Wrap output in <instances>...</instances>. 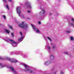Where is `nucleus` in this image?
Segmentation results:
<instances>
[{"mask_svg":"<svg viewBox=\"0 0 74 74\" xmlns=\"http://www.w3.org/2000/svg\"><path fill=\"white\" fill-rule=\"evenodd\" d=\"M19 26L23 28L25 30H27L29 29V25L27 24H25L24 22H22L21 24L19 25Z\"/></svg>","mask_w":74,"mask_h":74,"instance_id":"nucleus-1","label":"nucleus"},{"mask_svg":"<svg viewBox=\"0 0 74 74\" xmlns=\"http://www.w3.org/2000/svg\"><path fill=\"white\" fill-rule=\"evenodd\" d=\"M6 41H7V42H11V44H15L16 45L15 46L13 45L14 47H16L17 46V44H18V43H16V42H15V41H14V40H10V39L8 38L7 37H6L4 39Z\"/></svg>","mask_w":74,"mask_h":74,"instance_id":"nucleus-2","label":"nucleus"},{"mask_svg":"<svg viewBox=\"0 0 74 74\" xmlns=\"http://www.w3.org/2000/svg\"><path fill=\"white\" fill-rule=\"evenodd\" d=\"M23 65L24 66L25 69V70H24L25 71H29V73H32V72H33L32 70L29 69L30 68V66L25 64H23Z\"/></svg>","mask_w":74,"mask_h":74,"instance_id":"nucleus-3","label":"nucleus"},{"mask_svg":"<svg viewBox=\"0 0 74 74\" xmlns=\"http://www.w3.org/2000/svg\"><path fill=\"white\" fill-rule=\"evenodd\" d=\"M31 4V3L28 1H26L25 3V5L28 8H30L31 9L32 8V6L30 5Z\"/></svg>","mask_w":74,"mask_h":74,"instance_id":"nucleus-4","label":"nucleus"},{"mask_svg":"<svg viewBox=\"0 0 74 74\" xmlns=\"http://www.w3.org/2000/svg\"><path fill=\"white\" fill-rule=\"evenodd\" d=\"M39 15L41 17H44L45 16V10H42L39 13Z\"/></svg>","mask_w":74,"mask_h":74,"instance_id":"nucleus-5","label":"nucleus"},{"mask_svg":"<svg viewBox=\"0 0 74 74\" xmlns=\"http://www.w3.org/2000/svg\"><path fill=\"white\" fill-rule=\"evenodd\" d=\"M8 68H9V69L10 70H11V71H13L15 74H18V73L16 72V70L14 69V67H12V66H9L8 67Z\"/></svg>","mask_w":74,"mask_h":74,"instance_id":"nucleus-6","label":"nucleus"},{"mask_svg":"<svg viewBox=\"0 0 74 74\" xmlns=\"http://www.w3.org/2000/svg\"><path fill=\"white\" fill-rule=\"evenodd\" d=\"M31 26L34 30H36V32L38 33H40V31L37 29V27H36L35 26H34V25H33L32 24L31 25Z\"/></svg>","mask_w":74,"mask_h":74,"instance_id":"nucleus-7","label":"nucleus"},{"mask_svg":"<svg viewBox=\"0 0 74 74\" xmlns=\"http://www.w3.org/2000/svg\"><path fill=\"white\" fill-rule=\"evenodd\" d=\"M7 59H8L12 63H16V62H18V61L16 60H14L12 58H6Z\"/></svg>","mask_w":74,"mask_h":74,"instance_id":"nucleus-8","label":"nucleus"},{"mask_svg":"<svg viewBox=\"0 0 74 74\" xmlns=\"http://www.w3.org/2000/svg\"><path fill=\"white\" fill-rule=\"evenodd\" d=\"M16 12L17 14H18L19 16H21V8L19 7L17 8Z\"/></svg>","mask_w":74,"mask_h":74,"instance_id":"nucleus-9","label":"nucleus"},{"mask_svg":"<svg viewBox=\"0 0 74 74\" xmlns=\"http://www.w3.org/2000/svg\"><path fill=\"white\" fill-rule=\"evenodd\" d=\"M49 58H50V59L51 60H53L54 59V56L52 54L50 55Z\"/></svg>","mask_w":74,"mask_h":74,"instance_id":"nucleus-10","label":"nucleus"},{"mask_svg":"<svg viewBox=\"0 0 74 74\" xmlns=\"http://www.w3.org/2000/svg\"><path fill=\"white\" fill-rule=\"evenodd\" d=\"M50 63H51V62L49 61H46L45 63V65H48L50 64Z\"/></svg>","mask_w":74,"mask_h":74,"instance_id":"nucleus-11","label":"nucleus"},{"mask_svg":"<svg viewBox=\"0 0 74 74\" xmlns=\"http://www.w3.org/2000/svg\"><path fill=\"white\" fill-rule=\"evenodd\" d=\"M68 24L69 25V26H73L74 27V23H72L70 21H69L68 23Z\"/></svg>","mask_w":74,"mask_h":74,"instance_id":"nucleus-12","label":"nucleus"},{"mask_svg":"<svg viewBox=\"0 0 74 74\" xmlns=\"http://www.w3.org/2000/svg\"><path fill=\"white\" fill-rule=\"evenodd\" d=\"M4 30L5 33H8V34H9L10 33V31L6 29H5Z\"/></svg>","mask_w":74,"mask_h":74,"instance_id":"nucleus-13","label":"nucleus"},{"mask_svg":"<svg viewBox=\"0 0 74 74\" xmlns=\"http://www.w3.org/2000/svg\"><path fill=\"white\" fill-rule=\"evenodd\" d=\"M5 66V65H2V64H1V63H0V69L3 68V67H4Z\"/></svg>","mask_w":74,"mask_h":74,"instance_id":"nucleus-14","label":"nucleus"},{"mask_svg":"<svg viewBox=\"0 0 74 74\" xmlns=\"http://www.w3.org/2000/svg\"><path fill=\"white\" fill-rule=\"evenodd\" d=\"M70 39L71 41H74V38L73 36H71L70 38Z\"/></svg>","mask_w":74,"mask_h":74,"instance_id":"nucleus-15","label":"nucleus"},{"mask_svg":"<svg viewBox=\"0 0 74 74\" xmlns=\"http://www.w3.org/2000/svg\"><path fill=\"white\" fill-rule=\"evenodd\" d=\"M11 54H18L19 53V52H16L15 53L13 52V53H11Z\"/></svg>","mask_w":74,"mask_h":74,"instance_id":"nucleus-16","label":"nucleus"},{"mask_svg":"<svg viewBox=\"0 0 74 74\" xmlns=\"http://www.w3.org/2000/svg\"><path fill=\"white\" fill-rule=\"evenodd\" d=\"M47 48H48V49H49V50H48V52H50V50H50V49H51V47H50L49 46H48L47 47Z\"/></svg>","mask_w":74,"mask_h":74,"instance_id":"nucleus-17","label":"nucleus"},{"mask_svg":"<svg viewBox=\"0 0 74 74\" xmlns=\"http://www.w3.org/2000/svg\"><path fill=\"white\" fill-rule=\"evenodd\" d=\"M47 38L50 41H52V40H51V38H50L49 37L47 36Z\"/></svg>","mask_w":74,"mask_h":74,"instance_id":"nucleus-18","label":"nucleus"},{"mask_svg":"<svg viewBox=\"0 0 74 74\" xmlns=\"http://www.w3.org/2000/svg\"><path fill=\"white\" fill-rule=\"evenodd\" d=\"M22 39H23H23V36L21 37V38L18 39V41H20V40H22Z\"/></svg>","mask_w":74,"mask_h":74,"instance_id":"nucleus-19","label":"nucleus"},{"mask_svg":"<svg viewBox=\"0 0 74 74\" xmlns=\"http://www.w3.org/2000/svg\"><path fill=\"white\" fill-rule=\"evenodd\" d=\"M3 0L4 3H6V4H7L8 3L7 2V1H6V0Z\"/></svg>","mask_w":74,"mask_h":74,"instance_id":"nucleus-20","label":"nucleus"},{"mask_svg":"<svg viewBox=\"0 0 74 74\" xmlns=\"http://www.w3.org/2000/svg\"><path fill=\"white\" fill-rule=\"evenodd\" d=\"M44 38L46 41H47V38L45 36H44Z\"/></svg>","mask_w":74,"mask_h":74,"instance_id":"nucleus-21","label":"nucleus"},{"mask_svg":"<svg viewBox=\"0 0 74 74\" xmlns=\"http://www.w3.org/2000/svg\"><path fill=\"white\" fill-rule=\"evenodd\" d=\"M5 7H6V8L8 10H9V7H8V5H5Z\"/></svg>","mask_w":74,"mask_h":74,"instance_id":"nucleus-22","label":"nucleus"},{"mask_svg":"<svg viewBox=\"0 0 74 74\" xmlns=\"http://www.w3.org/2000/svg\"><path fill=\"white\" fill-rule=\"evenodd\" d=\"M66 33H70L71 32V31H70L67 30L66 31Z\"/></svg>","mask_w":74,"mask_h":74,"instance_id":"nucleus-23","label":"nucleus"},{"mask_svg":"<svg viewBox=\"0 0 74 74\" xmlns=\"http://www.w3.org/2000/svg\"><path fill=\"white\" fill-rule=\"evenodd\" d=\"M9 27L11 29H12V26H11L10 25H9Z\"/></svg>","mask_w":74,"mask_h":74,"instance_id":"nucleus-24","label":"nucleus"},{"mask_svg":"<svg viewBox=\"0 0 74 74\" xmlns=\"http://www.w3.org/2000/svg\"><path fill=\"white\" fill-rule=\"evenodd\" d=\"M3 18H4L5 19H6V17H5V16L3 15Z\"/></svg>","mask_w":74,"mask_h":74,"instance_id":"nucleus-25","label":"nucleus"},{"mask_svg":"<svg viewBox=\"0 0 74 74\" xmlns=\"http://www.w3.org/2000/svg\"><path fill=\"white\" fill-rule=\"evenodd\" d=\"M11 35L12 37H14V33H11Z\"/></svg>","mask_w":74,"mask_h":74,"instance_id":"nucleus-26","label":"nucleus"},{"mask_svg":"<svg viewBox=\"0 0 74 74\" xmlns=\"http://www.w3.org/2000/svg\"><path fill=\"white\" fill-rule=\"evenodd\" d=\"M11 45H12V46L13 47H14V46L13 45H14V46H15V45H16V44H11Z\"/></svg>","mask_w":74,"mask_h":74,"instance_id":"nucleus-27","label":"nucleus"},{"mask_svg":"<svg viewBox=\"0 0 74 74\" xmlns=\"http://www.w3.org/2000/svg\"><path fill=\"white\" fill-rule=\"evenodd\" d=\"M46 74H56V72L54 73H47Z\"/></svg>","mask_w":74,"mask_h":74,"instance_id":"nucleus-28","label":"nucleus"},{"mask_svg":"<svg viewBox=\"0 0 74 74\" xmlns=\"http://www.w3.org/2000/svg\"><path fill=\"white\" fill-rule=\"evenodd\" d=\"M55 47V46H52V49H55V47Z\"/></svg>","mask_w":74,"mask_h":74,"instance_id":"nucleus-29","label":"nucleus"},{"mask_svg":"<svg viewBox=\"0 0 74 74\" xmlns=\"http://www.w3.org/2000/svg\"><path fill=\"white\" fill-rule=\"evenodd\" d=\"M71 21H72L73 22H74V19L73 18H72Z\"/></svg>","mask_w":74,"mask_h":74,"instance_id":"nucleus-30","label":"nucleus"},{"mask_svg":"<svg viewBox=\"0 0 74 74\" xmlns=\"http://www.w3.org/2000/svg\"><path fill=\"white\" fill-rule=\"evenodd\" d=\"M64 54H65V55H67L68 54V53L67 52H64Z\"/></svg>","mask_w":74,"mask_h":74,"instance_id":"nucleus-31","label":"nucleus"},{"mask_svg":"<svg viewBox=\"0 0 74 74\" xmlns=\"http://www.w3.org/2000/svg\"><path fill=\"white\" fill-rule=\"evenodd\" d=\"M60 74H64V73L62 71H61Z\"/></svg>","mask_w":74,"mask_h":74,"instance_id":"nucleus-32","label":"nucleus"},{"mask_svg":"<svg viewBox=\"0 0 74 74\" xmlns=\"http://www.w3.org/2000/svg\"><path fill=\"white\" fill-rule=\"evenodd\" d=\"M20 34L21 35V36H22V32H20Z\"/></svg>","mask_w":74,"mask_h":74,"instance_id":"nucleus-33","label":"nucleus"},{"mask_svg":"<svg viewBox=\"0 0 74 74\" xmlns=\"http://www.w3.org/2000/svg\"><path fill=\"white\" fill-rule=\"evenodd\" d=\"M27 12H28V13H30V11L29 10H28Z\"/></svg>","mask_w":74,"mask_h":74,"instance_id":"nucleus-34","label":"nucleus"},{"mask_svg":"<svg viewBox=\"0 0 74 74\" xmlns=\"http://www.w3.org/2000/svg\"><path fill=\"white\" fill-rule=\"evenodd\" d=\"M38 24H39V25H40V24H41V22H38Z\"/></svg>","mask_w":74,"mask_h":74,"instance_id":"nucleus-35","label":"nucleus"},{"mask_svg":"<svg viewBox=\"0 0 74 74\" xmlns=\"http://www.w3.org/2000/svg\"><path fill=\"white\" fill-rule=\"evenodd\" d=\"M10 2H12V0H8Z\"/></svg>","mask_w":74,"mask_h":74,"instance_id":"nucleus-36","label":"nucleus"},{"mask_svg":"<svg viewBox=\"0 0 74 74\" xmlns=\"http://www.w3.org/2000/svg\"><path fill=\"white\" fill-rule=\"evenodd\" d=\"M0 59H3V58H2V57H0Z\"/></svg>","mask_w":74,"mask_h":74,"instance_id":"nucleus-37","label":"nucleus"},{"mask_svg":"<svg viewBox=\"0 0 74 74\" xmlns=\"http://www.w3.org/2000/svg\"><path fill=\"white\" fill-rule=\"evenodd\" d=\"M52 15V13H50V14H49V15Z\"/></svg>","mask_w":74,"mask_h":74,"instance_id":"nucleus-38","label":"nucleus"},{"mask_svg":"<svg viewBox=\"0 0 74 74\" xmlns=\"http://www.w3.org/2000/svg\"><path fill=\"white\" fill-rule=\"evenodd\" d=\"M51 71H53V69H52L51 70Z\"/></svg>","mask_w":74,"mask_h":74,"instance_id":"nucleus-39","label":"nucleus"},{"mask_svg":"<svg viewBox=\"0 0 74 74\" xmlns=\"http://www.w3.org/2000/svg\"><path fill=\"white\" fill-rule=\"evenodd\" d=\"M1 25H0V26H1Z\"/></svg>","mask_w":74,"mask_h":74,"instance_id":"nucleus-40","label":"nucleus"}]
</instances>
